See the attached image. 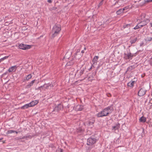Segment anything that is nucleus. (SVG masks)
I'll list each match as a JSON object with an SVG mask.
<instances>
[{
  "mask_svg": "<svg viewBox=\"0 0 152 152\" xmlns=\"http://www.w3.org/2000/svg\"><path fill=\"white\" fill-rule=\"evenodd\" d=\"M111 108L113 109L111 106H110L104 108L102 111L97 114V116L98 117H101L107 116L112 112L113 110Z\"/></svg>",
  "mask_w": 152,
  "mask_h": 152,
  "instance_id": "nucleus-1",
  "label": "nucleus"
},
{
  "mask_svg": "<svg viewBox=\"0 0 152 152\" xmlns=\"http://www.w3.org/2000/svg\"><path fill=\"white\" fill-rule=\"evenodd\" d=\"M61 30V28L60 25L56 24L53 26L52 30L53 34L52 36V37L53 38L57 36L59 34Z\"/></svg>",
  "mask_w": 152,
  "mask_h": 152,
  "instance_id": "nucleus-2",
  "label": "nucleus"
},
{
  "mask_svg": "<svg viewBox=\"0 0 152 152\" xmlns=\"http://www.w3.org/2000/svg\"><path fill=\"white\" fill-rule=\"evenodd\" d=\"M96 139L94 138L90 137L87 139V144L88 145H92L96 142Z\"/></svg>",
  "mask_w": 152,
  "mask_h": 152,
  "instance_id": "nucleus-3",
  "label": "nucleus"
},
{
  "mask_svg": "<svg viewBox=\"0 0 152 152\" xmlns=\"http://www.w3.org/2000/svg\"><path fill=\"white\" fill-rule=\"evenodd\" d=\"M18 47L20 49L23 50H26L30 48L31 47V45L21 44L19 45Z\"/></svg>",
  "mask_w": 152,
  "mask_h": 152,
  "instance_id": "nucleus-4",
  "label": "nucleus"
},
{
  "mask_svg": "<svg viewBox=\"0 0 152 152\" xmlns=\"http://www.w3.org/2000/svg\"><path fill=\"white\" fill-rule=\"evenodd\" d=\"M149 22V20L148 19H145L144 20H143V21H141L139 23L140 24V26H141V27H143L144 26H145L147 25V24Z\"/></svg>",
  "mask_w": 152,
  "mask_h": 152,
  "instance_id": "nucleus-5",
  "label": "nucleus"
},
{
  "mask_svg": "<svg viewBox=\"0 0 152 152\" xmlns=\"http://www.w3.org/2000/svg\"><path fill=\"white\" fill-rule=\"evenodd\" d=\"M146 93V91L144 89L141 88L138 92V95L140 96L144 95Z\"/></svg>",
  "mask_w": 152,
  "mask_h": 152,
  "instance_id": "nucleus-6",
  "label": "nucleus"
},
{
  "mask_svg": "<svg viewBox=\"0 0 152 152\" xmlns=\"http://www.w3.org/2000/svg\"><path fill=\"white\" fill-rule=\"evenodd\" d=\"M53 86V85L52 84L50 83H45L43 85V88H42V89L45 90L46 89L50 88Z\"/></svg>",
  "mask_w": 152,
  "mask_h": 152,
  "instance_id": "nucleus-7",
  "label": "nucleus"
},
{
  "mask_svg": "<svg viewBox=\"0 0 152 152\" xmlns=\"http://www.w3.org/2000/svg\"><path fill=\"white\" fill-rule=\"evenodd\" d=\"M124 55V58L126 59H129L130 58L132 59V58L133 56V55L130 53H128L127 54L125 53Z\"/></svg>",
  "mask_w": 152,
  "mask_h": 152,
  "instance_id": "nucleus-8",
  "label": "nucleus"
},
{
  "mask_svg": "<svg viewBox=\"0 0 152 152\" xmlns=\"http://www.w3.org/2000/svg\"><path fill=\"white\" fill-rule=\"evenodd\" d=\"M62 108V105L61 104H59L57 106L55 107L54 109V111H56L57 112H58Z\"/></svg>",
  "mask_w": 152,
  "mask_h": 152,
  "instance_id": "nucleus-9",
  "label": "nucleus"
},
{
  "mask_svg": "<svg viewBox=\"0 0 152 152\" xmlns=\"http://www.w3.org/2000/svg\"><path fill=\"white\" fill-rule=\"evenodd\" d=\"M35 80H34L32 81L31 82H29L28 83V84L25 86L26 88H30L31 86H32L33 84L34 83Z\"/></svg>",
  "mask_w": 152,
  "mask_h": 152,
  "instance_id": "nucleus-10",
  "label": "nucleus"
},
{
  "mask_svg": "<svg viewBox=\"0 0 152 152\" xmlns=\"http://www.w3.org/2000/svg\"><path fill=\"white\" fill-rule=\"evenodd\" d=\"M120 124L119 123L115 125L112 127V130L113 131H115L117 130H118L120 128Z\"/></svg>",
  "mask_w": 152,
  "mask_h": 152,
  "instance_id": "nucleus-11",
  "label": "nucleus"
},
{
  "mask_svg": "<svg viewBox=\"0 0 152 152\" xmlns=\"http://www.w3.org/2000/svg\"><path fill=\"white\" fill-rule=\"evenodd\" d=\"M17 68V67L16 66H12L8 69V71L9 72H14L16 70Z\"/></svg>",
  "mask_w": 152,
  "mask_h": 152,
  "instance_id": "nucleus-12",
  "label": "nucleus"
},
{
  "mask_svg": "<svg viewBox=\"0 0 152 152\" xmlns=\"http://www.w3.org/2000/svg\"><path fill=\"white\" fill-rule=\"evenodd\" d=\"M94 120L92 119L88 121V122L86 123V124L88 126H90L91 125H93V124L94 123Z\"/></svg>",
  "mask_w": 152,
  "mask_h": 152,
  "instance_id": "nucleus-13",
  "label": "nucleus"
},
{
  "mask_svg": "<svg viewBox=\"0 0 152 152\" xmlns=\"http://www.w3.org/2000/svg\"><path fill=\"white\" fill-rule=\"evenodd\" d=\"M38 103V101L37 100H35L31 102L30 103H29V104L31 107L37 104Z\"/></svg>",
  "mask_w": 152,
  "mask_h": 152,
  "instance_id": "nucleus-14",
  "label": "nucleus"
},
{
  "mask_svg": "<svg viewBox=\"0 0 152 152\" xmlns=\"http://www.w3.org/2000/svg\"><path fill=\"white\" fill-rule=\"evenodd\" d=\"M99 57L97 56H95L94 58L92 61L93 63L97 64V61L99 59Z\"/></svg>",
  "mask_w": 152,
  "mask_h": 152,
  "instance_id": "nucleus-15",
  "label": "nucleus"
},
{
  "mask_svg": "<svg viewBox=\"0 0 152 152\" xmlns=\"http://www.w3.org/2000/svg\"><path fill=\"white\" fill-rule=\"evenodd\" d=\"M29 107H30V106L29 104H25L24 105L20 107V109H27Z\"/></svg>",
  "mask_w": 152,
  "mask_h": 152,
  "instance_id": "nucleus-16",
  "label": "nucleus"
},
{
  "mask_svg": "<svg viewBox=\"0 0 152 152\" xmlns=\"http://www.w3.org/2000/svg\"><path fill=\"white\" fill-rule=\"evenodd\" d=\"M139 121L140 122L144 123L146 121V118L142 116L140 118Z\"/></svg>",
  "mask_w": 152,
  "mask_h": 152,
  "instance_id": "nucleus-17",
  "label": "nucleus"
},
{
  "mask_svg": "<svg viewBox=\"0 0 152 152\" xmlns=\"http://www.w3.org/2000/svg\"><path fill=\"white\" fill-rule=\"evenodd\" d=\"M134 81H132V82L130 81L128 83V86L130 87H132L134 86Z\"/></svg>",
  "mask_w": 152,
  "mask_h": 152,
  "instance_id": "nucleus-18",
  "label": "nucleus"
},
{
  "mask_svg": "<svg viewBox=\"0 0 152 152\" xmlns=\"http://www.w3.org/2000/svg\"><path fill=\"white\" fill-rule=\"evenodd\" d=\"M135 67L134 66H129L127 69L126 72L131 71L132 70L134 69Z\"/></svg>",
  "mask_w": 152,
  "mask_h": 152,
  "instance_id": "nucleus-19",
  "label": "nucleus"
},
{
  "mask_svg": "<svg viewBox=\"0 0 152 152\" xmlns=\"http://www.w3.org/2000/svg\"><path fill=\"white\" fill-rule=\"evenodd\" d=\"M84 129L81 127H79L77 129V132L78 133H82L84 132Z\"/></svg>",
  "mask_w": 152,
  "mask_h": 152,
  "instance_id": "nucleus-20",
  "label": "nucleus"
},
{
  "mask_svg": "<svg viewBox=\"0 0 152 152\" xmlns=\"http://www.w3.org/2000/svg\"><path fill=\"white\" fill-rule=\"evenodd\" d=\"M137 37H135L134 39H131L130 41V43L131 44L134 43L135 42L137 41Z\"/></svg>",
  "mask_w": 152,
  "mask_h": 152,
  "instance_id": "nucleus-21",
  "label": "nucleus"
},
{
  "mask_svg": "<svg viewBox=\"0 0 152 152\" xmlns=\"http://www.w3.org/2000/svg\"><path fill=\"white\" fill-rule=\"evenodd\" d=\"M83 108V107L80 105H79L77 106V111H81Z\"/></svg>",
  "mask_w": 152,
  "mask_h": 152,
  "instance_id": "nucleus-22",
  "label": "nucleus"
},
{
  "mask_svg": "<svg viewBox=\"0 0 152 152\" xmlns=\"http://www.w3.org/2000/svg\"><path fill=\"white\" fill-rule=\"evenodd\" d=\"M123 10H122V9H121L118 11H117L116 12V13L117 15H119L121 13H123Z\"/></svg>",
  "mask_w": 152,
  "mask_h": 152,
  "instance_id": "nucleus-23",
  "label": "nucleus"
},
{
  "mask_svg": "<svg viewBox=\"0 0 152 152\" xmlns=\"http://www.w3.org/2000/svg\"><path fill=\"white\" fill-rule=\"evenodd\" d=\"M145 17V15L143 13L141 15V19L140 20L143 21V20H144L145 19H144Z\"/></svg>",
  "mask_w": 152,
  "mask_h": 152,
  "instance_id": "nucleus-24",
  "label": "nucleus"
},
{
  "mask_svg": "<svg viewBox=\"0 0 152 152\" xmlns=\"http://www.w3.org/2000/svg\"><path fill=\"white\" fill-rule=\"evenodd\" d=\"M32 77V75L31 74H29L26 77V80H28Z\"/></svg>",
  "mask_w": 152,
  "mask_h": 152,
  "instance_id": "nucleus-25",
  "label": "nucleus"
},
{
  "mask_svg": "<svg viewBox=\"0 0 152 152\" xmlns=\"http://www.w3.org/2000/svg\"><path fill=\"white\" fill-rule=\"evenodd\" d=\"M9 57V56H5V57H3V58H1L0 59V63H1V61H4V60L7 59Z\"/></svg>",
  "mask_w": 152,
  "mask_h": 152,
  "instance_id": "nucleus-26",
  "label": "nucleus"
},
{
  "mask_svg": "<svg viewBox=\"0 0 152 152\" xmlns=\"http://www.w3.org/2000/svg\"><path fill=\"white\" fill-rule=\"evenodd\" d=\"M131 24H126L124 25L123 26V28H129L131 26Z\"/></svg>",
  "mask_w": 152,
  "mask_h": 152,
  "instance_id": "nucleus-27",
  "label": "nucleus"
},
{
  "mask_svg": "<svg viewBox=\"0 0 152 152\" xmlns=\"http://www.w3.org/2000/svg\"><path fill=\"white\" fill-rule=\"evenodd\" d=\"M140 25L139 23L138 24H137L136 25V26L134 28V29L136 30V29H138V28H141V26H140Z\"/></svg>",
  "mask_w": 152,
  "mask_h": 152,
  "instance_id": "nucleus-28",
  "label": "nucleus"
},
{
  "mask_svg": "<svg viewBox=\"0 0 152 152\" xmlns=\"http://www.w3.org/2000/svg\"><path fill=\"white\" fill-rule=\"evenodd\" d=\"M15 132V131L13 130H9L7 131V134H11L13 133H14Z\"/></svg>",
  "mask_w": 152,
  "mask_h": 152,
  "instance_id": "nucleus-29",
  "label": "nucleus"
},
{
  "mask_svg": "<svg viewBox=\"0 0 152 152\" xmlns=\"http://www.w3.org/2000/svg\"><path fill=\"white\" fill-rule=\"evenodd\" d=\"M152 40V37H148L146 38V40L148 41H151Z\"/></svg>",
  "mask_w": 152,
  "mask_h": 152,
  "instance_id": "nucleus-30",
  "label": "nucleus"
},
{
  "mask_svg": "<svg viewBox=\"0 0 152 152\" xmlns=\"http://www.w3.org/2000/svg\"><path fill=\"white\" fill-rule=\"evenodd\" d=\"M104 0H102V1H100V3L99 4L98 6L99 7L101 6L103 4Z\"/></svg>",
  "mask_w": 152,
  "mask_h": 152,
  "instance_id": "nucleus-31",
  "label": "nucleus"
},
{
  "mask_svg": "<svg viewBox=\"0 0 152 152\" xmlns=\"http://www.w3.org/2000/svg\"><path fill=\"white\" fill-rule=\"evenodd\" d=\"M84 70L81 69L80 71V75H82V74H83V73H84Z\"/></svg>",
  "mask_w": 152,
  "mask_h": 152,
  "instance_id": "nucleus-32",
  "label": "nucleus"
},
{
  "mask_svg": "<svg viewBox=\"0 0 152 152\" xmlns=\"http://www.w3.org/2000/svg\"><path fill=\"white\" fill-rule=\"evenodd\" d=\"M16 139L19 140V139H26V136H23L22 138H19V137H17L16 138Z\"/></svg>",
  "mask_w": 152,
  "mask_h": 152,
  "instance_id": "nucleus-33",
  "label": "nucleus"
},
{
  "mask_svg": "<svg viewBox=\"0 0 152 152\" xmlns=\"http://www.w3.org/2000/svg\"><path fill=\"white\" fill-rule=\"evenodd\" d=\"M97 64L93 63V64L91 65V68H94L95 67V66Z\"/></svg>",
  "mask_w": 152,
  "mask_h": 152,
  "instance_id": "nucleus-34",
  "label": "nucleus"
},
{
  "mask_svg": "<svg viewBox=\"0 0 152 152\" xmlns=\"http://www.w3.org/2000/svg\"><path fill=\"white\" fill-rule=\"evenodd\" d=\"M129 8V7L128 6H127V7H124L123 8V9H122V10H123V12H124V11L125 10H126L127 9H128Z\"/></svg>",
  "mask_w": 152,
  "mask_h": 152,
  "instance_id": "nucleus-35",
  "label": "nucleus"
},
{
  "mask_svg": "<svg viewBox=\"0 0 152 152\" xmlns=\"http://www.w3.org/2000/svg\"><path fill=\"white\" fill-rule=\"evenodd\" d=\"M26 139L28 138H31V135H28V136H26Z\"/></svg>",
  "mask_w": 152,
  "mask_h": 152,
  "instance_id": "nucleus-36",
  "label": "nucleus"
},
{
  "mask_svg": "<svg viewBox=\"0 0 152 152\" xmlns=\"http://www.w3.org/2000/svg\"><path fill=\"white\" fill-rule=\"evenodd\" d=\"M58 152H63V150L62 149H59L58 150Z\"/></svg>",
  "mask_w": 152,
  "mask_h": 152,
  "instance_id": "nucleus-37",
  "label": "nucleus"
},
{
  "mask_svg": "<svg viewBox=\"0 0 152 152\" xmlns=\"http://www.w3.org/2000/svg\"><path fill=\"white\" fill-rule=\"evenodd\" d=\"M47 1L49 3H51L52 2L51 0H48Z\"/></svg>",
  "mask_w": 152,
  "mask_h": 152,
  "instance_id": "nucleus-38",
  "label": "nucleus"
},
{
  "mask_svg": "<svg viewBox=\"0 0 152 152\" xmlns=\"http://www.w3.org/2000/svg\"><path fill=\"white\" fill-rule=\"evenodd\" d=\"M147 2H151L152 1V0H148L146 1Z\"/></svg>",
  "mask_w": 152,
  "mask_h": 152,
  "instance_id": "nucleus-39",
  "label": "nucleus"
},
{
  "mask_svg": "<svg viewBox=\"0 0 152 152\" xmlns=\"http://www.w3.org/2000/svg\"><path fill=\"white\" fill-rule=\"evenodd\" d=\"M39 87H40V88H42V89L43 88V86H41Z\"/></svg>",
  "mask_w": 152,
  "mask_h": 152,
  "instance_id": "nucleus-40",
  "label": "nucleus"
},
{
  "mask_svg": "<svg viewBox=\"0 0 152 152\" xmlns=\"http://www.w3.org/2000/svg\"><path fill=\"white\" fill-rule=\"evenodd\" d=\"M143 43H141L140 44V46H141L143 45Z\"/></svg>",
  "mask_w": 152,
  "mask_h": 152,
  "instance_id": "nucleus-41",
  "label": "nucleus"
},
{
  "mask_svg": "<svg viewBox=\"0 0 152 152\" xmlns=\"http://www.w3.org/2000/svg\"><path fill=\"white\" fill-rule=\"evenodd\" d=\"M38 90H41V88H40V87H39L38 88Z\"/></svg>",
  "mask_w": 152,
  "mask_h": 152,
  "instance_id": "nucleus-42",
  "label": "nucleus"
},
{
  "mask_svg": "<svg viewBox=\"0 0 152 152\" xmlns=\"http://www.w3.org/2000/svg\"><path fill=\"white\" fill-rule=\"evenodd\" d=\"M81 53H84V52L83 50L81 51Z\"/></svg>",
  "mask_w": 152,
  "mask_h": 152,
  "instance_id": "nucleus-43",
  "label": "nucleus"
},
{
  "mask_svg": "<svg viewBox=\"0 0 152 152\" xmlns=\"http://www.w3.org/2000/svg\"><path fill=\"white\" fill-rule=\"evenodd\" d=\"M109 95H107V96L108 97H109V96H111V94H109Z\"/></svg>",
  "mask_w": 152,
  "mask_h": 152,
  "instance_id": "nucleus-44",
  "label": "nucleus"
},
{
  "mask_svg": "<svg viewBox=\"0 0 152 152\" xmlns=\"http://www.w3.org/2000/svg\"><path fill=\"white\" fill-rule=\"evenodd\" d=\"M15 132L16 134H18V132H17L15 131Z\"/></svg>",
  "mask_w": 152,
  "mask_h": 152,
  "instance_id": "nucleus-45",
  "label": "nucleus"
},
{
  "mask_svg": "<svg viewBox=\"0 0 152 152\" xmlns=\"http://www.w3.org/2000/svg\"><path fill=\"white\" fill-rule=\"evenodd\" d=\"M79 51H80V50H78L77 51V52H79Z\"/></svg>",
  "mask_w": 152,
  "mask_h": 152,
  "instance_id": "nucleus-46",
  "label": "nucleus"
},
{
  "mask_svg": "<svg viewBox=\"0 0 152 152\" xmlns=\"http://www.w3.org/2000/svg\"><path fill=\"white\" fill-rule=\"evenodd\" d=\"M6 73H6H6H4V75H6Z\"/></svg>",
  "mask_w": 152,
  "mask_h": 152,
  "instance_id": "nucleus-47",
  "label": "nucleus"
},
{
  "mask_svg": "<svg viewBox=\"0 0 152 152\" xmlns=\"http://www.w3.org/2000/svg\"><path fill=\"white\" fill-rule=\"evenodd\" d=\"M2 139H3V138H0V141L1 140H2Z\"/></svg>",
  "mask_w": 152,
  "mask_h": 152,
  "instance_id": "nucleus-48",
  "label": "nucleus"
},
{
  "mask_svg": "<svg viewBox=\"0 0 152 152\" xmlns=\"http://www.w3.org/2000/svg\"><path fill=\"white\" fill-rule=\"evenodd\" d=\"M92 68H91H91H90V69H91Z\"/></svg>",
  "mask_w": 152,
  "mask_h": 152,
  "instance_id": "nucleus-49",
  "label": "nucleus"
},
{
  "mask_svg": "<svg viewBox=\"0 0 152 152\" xmlns=\"http://www.w3.org/2000/svg\"><path fill=\"white\" fill-rule=\"evenodd\" d=\"M151 27H152V23H151Z\"/></svg>",
  "mask_w": 152,
  "mask_h": 152,
  "instance_id": "nucleus-50",
  "label": "nucleus"
},
{
  "mask_svg": "<svg viewBox=\"0 0 152 152\" xmlns=\"http://www.w3.org/2000/svg\"><path fill=\"white\" fill-rule=\"evenodd\" d=\"M84 49H85V50H86V48H84Z\"/></svg>",
  "mask_w": 152,
  "mask_h": 152,
  "instance_id": "nucleus-51",
  "label": "nucleus"
},
{
  "mask_svg": "<svg viewBox=\"0 0 152 152\" xmlns=\"http://www.w3.org/2000/svg\"><path fill=\"white\" fill-rule=\"evenodd\" d=\"M151 59H152V56L151 58Z\"/></svg>",
  "mask_w": 152,
  "mask_h": 152,
  "instance_id": "nucleus-52",
  "label": "nucleus"
}]
</instances>
